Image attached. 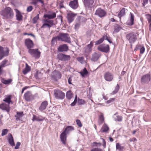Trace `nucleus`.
Masks as SVG:
<instances>
[{
    "mask_svg": "<svg viewBox=\"0 0 151 151\" xmlns=\"http://www.w3.org/2000/svg\"><path fill=\"white\" fill-rule=\"evenodd\" d=\"M57 40L61 41V34H59L58 36L53 37L52 40V42H54L56 41Z\"/></svg>",
    "mask_w": 151,
    "mask_h": 151,
    "instance_id": "obj_39",
    "label": "nucleus"
},
{
    "mask_svg": "<svg viewBox=\"0 0 151 151\" xmlns=\"http://www.w3.org/2000/svg\"><path fill=\"white\" fill-rule=\"evenodd\" d=\"M116 149L120 150L121 149V145L119 143H117L116 145Z\"/></svg>",
    "mask_w": 151,
    "mask_h": 151,
    "instance_id": "obj_59",
    "label": "nucleus"
},
{
    "mask_svg": "<svg viewBox=\"0 0 151 151\" xmlns=\"http://www.w3.org/2000/svg\"><path fill=\"white\" fill-rule=\"evenodd\" d=\"M115 99L114 98H112L110 99L108 101H107V103L109 104L111 102L113 101Z\"/></svg>",
    "mask_w": 151,
    "mask_h": 151,
    "instance_id": "obj_61",
    "label": "nucleus"
},
{
    "mask_svg": "<svg viewBox=\"0 0 151 151\" xmlns=\"http://www.w3.org/2000/svg\"><path fill=\"white\" fill-rule=\"evenodd\" d=\"M68 50V46L65 44L60 45L58 48V50L60 52L67 51Z\"/></svg>",
    "mask_w": 151,
    "mask_h": 151,
    "instance_id": "obj_21",
    "label": "nucleus"
},
{
    "mask_svg": "<svg viewBox=\"0 0 151 151\" xmlns=\"http://www.w3.org/2000/svg\"><path fill=\"white\" fill-rule=\"evenodd\" d=\"M43 22H45L48 24H50V23H51V27L53 25V21L52 20L47 19H44L43 20Z\"/></svg>",
    "mask_w": 151,
    "mask_h": 151,
    "instance_id": "obj_41",
    "label": "nucleus"
},
{
    "mask_svg": "<svg viewBox=\"0 0 151 151\" xmlns=\"http://www.w3.org/2000/svg\"><path fill=\"white\" fill-rule=\"evenodd\" d=\"M125 10H121L120 12L118 14V17L120 18L125 14Z\"/></svg>",
    "mask_w": 151,
    "mask_h": 151,
    "instance_id": "obj_50",
    "label": "nucleus"
},
{
    "mask_svg": "<svg viewBox=\"0 0 151 151\" xmlns=\"http://www.w3.org/2000/svg\"><path fill=\"white\" fill-rule=\"evenodd\" d=\"M8 132V130L7 129H5L2 130L1 135L2 136H4L6 135Z\"/></svg>",
    "mask_w": 151,
    "mask_h": 151,
    "instance_id": "obj_52",
    "label": "nucleus"
},
{
    "mask_svg": "<svg viewBox=\"0 0 151 151\" xmlns=\"http://www.w3.org/2000/svg\"><path fill=\"white\" fill-rule=\"evenodd\" d=\"M145 51V48L144 46H142L140 49V53L141 54L144 53Z\"/></svg>",
    "mask_w": 151,
    "mask_h": 151,
    "instance_id": "obj_58",
    "label": "nucleus"
},
{
    "mask_svg": "<svg viewBox=\"0 0 151 151\" xmlns=\"http://www.w3.org/2000/svg\"><path fill=\"white\" fill-rule=\"evenodd\" d=\"M58 57L60 60L65 61L69 59L70 56L69 55H65L62 53H60L58 55Z\"/></svg>",
    "mask_w": 151,
    "mask_h": 151,
    "instance_id": "obj_18",
    "label": "nucleus"
},
{
    "mask_svg": "<svg viewBox=\"0 0 151 151\" xmlns=\"http://www.w3.org/2000/svg\"><path fill=\"white\" fill-rule=\"evenodd\" d=\"M85 102L84 100L78 99V103L79 105H81L85 104Z\"/></svg>",
    "mask_w": 151,
    "mask_h": 151,
    "instance_id": "obj_49",
    "label": "nucleus"
},
{
    "mask_svg": "<svg viewBox=\"0 0 151 151\" xmlns=\"http://www.w3.org/2000/svg\"><path fill=\"white\" fill-rule=\"evenodd\" d=\"M102 38H104V40H105L108 41L110 43H112V42L110 40V37L109 35H106L105 36H104Z\"/></svg>",
    "mask_w": 151,
    "mask_h": 151,
    "instance_id": "obj_45",
    "label": "nucleus"
},
{
    "mask_svg": "<svg viewBox=\"0 0 151 151\" xmlns=\"http://www.w3.org/2000/svg\"><path fill=\"white\" fill-rule=\"evenodd\" d=\"M31 70L30 67L27 63H26V67L24 70H23V73L25 75L28 73Z\"/></svg>",
    "mask_w": 151,
    "mask_h": 151,
    "instance_id": "obj_33",
    "label": "nucleus"
},
{
    "mask_svg": "<svg viewBox=\"0 0 151 151\" xmlns=\"http://www.w3.org/2000/svg\"><path fill=\"white\" fill-rule=\"evenodd\" d=\"M39 18V14H38L37 15V16L34 17L33 19L32 22L33 23H35L37 22V20Z\"/></svg>",
    "mask_w": 151,
    "mask_h": 151,
    "instance_id": "obj_51",
    "label": "nucleus"
},
{
    "mask_svg": "<svg viewBox=\"0 0 151 151\" xmlns=\"http://www.w3.org/2000/svg\"><path fill=\"white\" fill-rule=\"evenodd\" d=\"M12 81V80L11 79H9L7 80H6L4 79H2L1 80L2 82L5 84H9L11 83Z\"/></svg>",
    "mask_w": 151,
    "mask_h": 151,
    "instance_id": "obj_38",
    "label": "nucleus"
},
{
    "mask_svg": "<svg viewBox=\"0 0 151 151\" xmlns=\"http://www.w3.org/2000/svg\"><path fill=\"white\" fill-rule=\"evenodd\" d=\"M76 122L77 124L79 127H81L82 126L81 122L79 120L77 119L76 120Z\"/></svg>",
    "mask_w": 151,
    "mask_h": 151,
    "instance_id": "obj_57",
    "label": "nucleus"
},
{
    "mask_svg": "<svg viewBox=\"0 0 151 151\" xmlns=\"http://www.w3.org/2000/svg\"><path fill=\"white\" fill-rule=\"evenodd\" d=\"M9 52L7 48H4L0 46V60H1L5 56H7Z\"/></svg>",
    "mask_w": 151,
    "mask_h": 151,
    "instance_id": "obj_4",
    "label": "nucleus"
},
{
    "mask_svg": "<svg viewBox=\"0 0 151 151\" xmlns=\"http://www.w3.org/2000/svg\"><path fill=\"white\" fill-rule=\"evenodd\" d=\"M119 89V86L117 84L114 90L111 93L112 95H114L118 91Z\"/></svg>",
    "mask_w": 151,
    "mask_h": 151,
    "instance_id": "obj_44",
    "label": "nucleus"
},
{
    "mask_svg": "<svg viewBox=\"0 0 151 151\" xmlns=\"http://www.w3.org/2000/svg\"><path fill=\"white\" fill-rule=\"evenodd\" d=\"M97 49L100 51L107 53L109 51L110 48L109 45L103 44L99 45Z\"/></svg>",
    "mask_w": 151,
    "mask_h": 151,
    "instance_id": "obj_3",
    "label": "nucleus"
},
{
    "mask_svg": "<svg viewBox=\"0 0 151 151\" xmlns=\"http://www.w3.org/2000/svg\"><path fill=\"white\" fill-rule=\"evenodd\" d=\"M25 44L29 50L31 49V48L33 47L34 44L33 41L29 39H27L25 40Z\"/></svg>",
    "mask_w": 151,
    "mask_h": 151,
    "instance_id": "obj_10",
    "label": "nucleus"
},
{
    "mask_svg": "<svg viewBox=\"0 0 151 151\" xmlns=\"http://www.w3.org/2000/svg\"><path fill=\"white\" fill-rule=\"evenodd\" d=\"M113 117L116 121H122V117L121 116L118 115L117 113L114 115Z\"/></svg>",
    "mask_w": 151,
    "mask_h": 151,
    "instance_id": "obj_36",
    "label": "nucleus"
},
{
    "mask_svg": "<svg viewBox=\"0 0 151 151\" xmlns=\"http://www.w3.org/2000/svg\"><path fill=\"white\" fill-rule=\"evenodd\" d=\"M1 14L5 18L9 19L12 18L14 15L12 10H2L1 12Z\"/></svg>",
    "mask_w": 151,
    "mask_h": 151,
    "instance_id": "obj_2",
    "label": "nucleus"
},
{
    "mask_svg": "<svg viewBox=\"0 0 151 151\" xmlns=\"http://www.w3.org/2000/svg\"><path fill=\"white\" fill-rule=\"evenodd\" d=\"M150 76L148 74L142 76L141 78V83L143 84L147 83L150 81Z\"/></svg>",
    "mask_w": 151,
    "mask_h": 151,
    "instance_id": "obj_6",
    "label": "nucleus"
},
{
    "mask_svg": "<svg viewBox=\"0 0 151 151\" xmlns=\"http://www.w3.org/2000/svg\"><path fill=\"white\" fill-rule=\"evenodd\" d=\"M45 119V118L41 116H38L34 115H33L32 120L33 121H37L38 122L42 121Z\"/></svg>",
    "mask_w": 151,
    "mask_h": 151,
    "instance_id": "obj_25",
    "label": "nucleus"
},
{
    "mask_svg": "<svg viewBox=\"0 0 151 151\" xmlns=\"http://www.w3.org/2000/svg\"><path fill=\"white\" fill-rule=\"evenodd\" d=\"M73 130L74 128L73 127L69 126H67L66 127L64 132H65L66 134H68L70 132Z\"/></svg>",
    "mask_w": 151,
    "mask_h": 151,
    "instance_id": "obj_34",
    "label": "nucleus"
},
{
    "mask_svg": "<svg viewBox=\"0 0 151 151\" xmlns=\"http://www.w3.org/2000/svg\"><path fill=\"white\" fill-rule=\"evenodd\" d=\"M20 144L21 143L20 142H17L16 145V146L14 148L16 149H18L20 145Z\"/></svg>",
    "mask_w": 151,
    "mask_h": 151,
    "instance_id": "obj_60",
    "label": "nucleus"
},
{
    "mask_svg": "<svg viewBox=\"0 0 151 151\" xmlns=\"http://www.w3.org/2000/svg\"><path fill=\"white\" fill-rule=\"evenodd\" d=\"M11 4L14 6H17L18 5V2L17 0H11Z\"/></svg>",
    "mask_w": 151,
    "mask_h": 151,
    "instance_id": "obj_48",
    "label": "nucleus"
},
{
    "mask_svg": "<svg viewBox=\"0 0 151 151\" xmlns=\"http://www.w3.org/2000/svg\"><path fill=\"white\" fill-rule=\"evenodd\" d=\"M12 97L11 95L5 96L3 101L7 103V104H10V103L12 102L11 99Z\"/></svg>",
    "mask_w": 151,
    "mask_h": 151,
    "instance_id": "obj_28",
    "label": "nucleus"
},
{
    "mask_svg": "<svg viewBox=\"0 0 151 151\" xmlns=\"http://www.w3.org/2000/svg\"><path fill=\"white\" fill-rule=\"evenodd\" d=\"M126 38L131 44L134 43L137 39L136 34L133 32L127 34Z\"/></svg>",
    "mask_w": 151,
    "mask_h": 151,
    "instance_id": "obj_1",
    "label": "nucleus"
},
{
    "mask_svg": "<svg viewBox=\"0 0 151 151\" xmlns=\"http://www.w3.org/2000/svg\"><path fill=\"white\" fill-rule=\"evenodd\" d=\"M25 99L26 101H29L33 99V96L30 91H27L24 95Z\"/></svg>",
    "mask_w": 151,
    "mask_h": 151,
    "instance_id": "obj_14",
    "label": "nucleus"
},
{
    "mask_svg": "<svg viewBox=\"0 0 151 151\" xmlns=\"http://www.w3.org/2000/svg\"><path fill=\"white\" fill-rule=\"evenodd\" d=\"M148 1V0H143V3H142L143 6H144L145 4H147Z\"/></svg>",
    "mask_w": 151,
    "mask_h": 151,
    "instance_id": "obj_64",
    "label": "nucleus"
},
{
    "mask_svg": "<svg viewBox=\"0 0 151 151\" xmlns=\"http://www.w3.org/2000/svg\"><path fill=\"white\" fill-rule=\"evenodd\" d=\"M61 41L68 43H70V39L68 34L65 33H61Z\"/></svg>",
    "mask_w": 151,
    "mask_h": 151,
    "instance_id": "obj_8",
    "label": "nucleus"
},
{
    "mask_svg": "<svg viewBox=\"0 0 151 151\" xmlns=\"http://www.w3.org/2000/svg\"><path fill=\"white\" fill-rule=\"evenodd\" d=\"M109 129L108 126L106 124H104L101 129V131L103 132H107Z\"/></svg>",
    "mask_w": 151,
    "mask_h": 151,
    "instance_id": "obj_35",
    "label": "nucleus"
},
{
    "mask_svg": "<svg viewBox=\"0 0 151 151\" xmlns=\"http://www.w3.org/2000/svg\"><path fill=\"white\" fill-rule=\"evenodd\" d=\"M130 18L129 21H128L127 22V24L130 26L134 24V16L131 13H130Z\"/></svg>",
    "mask_w": 151,
    "mask_h": 151,
    "instance_id": "obj_29",
    "label": "nucleus"
},
{
    "mask_svg": "<svg viewBox=\"0 0 151 151\" xmlns=\"http://www.w3.org/2000/svg\"><path fill=\"white\" fill-rule=\"evenodd\" d=\"M44 23L42 25L41 27L42 28H45L46 27H47L49 28H50L51 27V23H50V24H48L46 22H43Z\"/></svg>",
    "mask_w": 151,
    "mask_h": 151,
    "instance_id": "obj_47",
    "label": "nucleus"
},
{
    "mask_svg": "<svg viewBox=\"0 0 151 151\" xmlns=\"http://www.w3.org/2000/svg\"><path fill=\"white\" fill-rule=\"evenodd\" d=\"M100 56V55L99 54L95 52L92 55L91 60L93 61H96Z\"/></svg>",
    "mask_w": 151,
    "mask_h": 151,
    "instance_id": "obj_26",
    "label": "nucleus"
},
{
    "mask_svg": "<svg viewBox=\"0 0 151 151\" xmlns=\"http://www.w3.org/2000/svg\"><path fill=\"white\" fill-rule=\"evenodd\" d=\"M52 76L54 80L57 81L61 78V74L59 71H54L52 73Z\"/></svg>",
    "mask_w": 151,
    "mask_h": 151,
    "instance_id": "obj_13",
    "label": "nucleus"
},
{
    "mask_svg": "<svg viewBox=\"0 0 151 151\" xmlns=\"http://www.w3.org/2000/svg\"><path fill=\"white\" fill-rule=\"evenodd\" d=\"M121 27L118 24H115L114 26V30L113 32V33L118 32L122 29Z\"/></svg>",
    "mask_w": 151,
    "mask_h": 151,
    "instance_id": "obj_31",
    "label": "nucleus"
},
{
    "mask_svg": "<svg viewBox=\"0 0 151 151\" xmlns=\"http://www.w3.org/2000/svg\"><path fill=\"white\" fill-rule=\"evenodd\" d=\"M8 60L6 59L4 60L0 63V66L2 68L5 66L6 64L7 63Z\"/></svg>",
    "mask_w": 151,
    "mask_h": 151,
    "instance_id": "obj_46",
    "label": "nucleus"
},
{
    "mask_svg": "<svg viewBox=\"0 0 151 151\" xmlns=\"http://www.w3.org/2000/svg\"><path fill=\"white\" fill-rule=\"evenodd\" d=\"M80 23H79V22H76V24L75 25V29L76 30L78 29L79 27H80Z\"/></svg>",
    "mask_w": 151,
    "mask_h": 151,
    "instance_id": "obj_54",
    "label": "nucleus"
},
{
    "mask_svg": "<svg viewBox=\"0 0 151 151\" xmlns=\"http://www.w3.org/2000/svg\"><path fill=\"white\" fill-rule=\"evenodd\" d=\"M80 73L81 74L82 76L83 77L85 75H87L88 73V72L86 70V68H85L82 71L80 72Z\"/></svg>",
    "mask_w": 151,
    "mask_h": 151,
    "instance_id": "obj_42",
    "label": "nucleus"
},
{
    "mask_svg": "<svg viewBox=\"0 0 151 151\" xmlns=\"http://www.w3.org/2000/svg\"><path fill=\"white\" fill-rule=\"evenodd\" d=\"M91 151H102V150L100 149L96 148L92 149Z\"/></svg>",
    "mask_w": 151,
    "mask_h": 151,
    "instance_id": "obj_62",
    "label": "nucleus"
},
{
    "mask_svg": "<svg viewBox=\"0 0 151 151\" xmlns=\"http://www.w3.org/2000/svg\"><path fill=\"white\" fill-rule=\"evenodd\" d=\"M104 117L102 114H101V115L99 117V119L98 122V124L99 125H101L104 122Z\"/></svg>",
    "mask_w": 151,
    "mask_h": 151,
    "instance_id": "obj_40",
    "label": "nucleus"
},
{
    "mask_svg": "<svg viewBox=\"0 0 151 151\" xmlns=\"http://www.w3.org/2000/svg\"><path fill=\"white\" fill-rule=\"evenodd\" d=\"M60 138L62 143L65 144H66V133L64 131L60 135Z\"/></svg>",
    "mask_w": 151,
    "mask_h": 151,
    "instance_id": "obj_22",
    "label": "nucleus"
},
{
    "mask_svg": "<svg viewBox=\"0 0 151 151\" xmlns=\"http://www.w3.org/2000/svg\"><path fill=\"white\" fill-rule=\"evenodd\" d=\"M48 105V103L47 101H44L41 104L39 108V109L41 111L45 110Z\"/></svg>",
    "mask_w": 151,
    "mask_h": 151,
    "instance_id": "obj_23",
    "label": "nucleus"
},
{
    "mask_svg": "<svg viewBox=\"0 0 151 151\" xmlns=\"http://www.w3.org/2000/svg\"><path fill=\"white\" fill-rule=\"evenodd\" d=\"M9 104H6L5 103L2 104L0 105V108L3 110L6 111L7 112H9L10 111V109Z\"/></svg>",
    "mask_w": 151,
    "mask_h": 151,
    "instance_id": "obj_16",
    "label": "nucleus"
},
{
    "mask_svg": "<svg viewBox=\"0 0 151 151\" xmlns=\"http://www.w3.org/2000/svg\"><path fill=\"white\" fill-rule=\"evenodd\" d=\"M9 142L10 144L12 146L14 145V142L13 137L12 135L10 134V135L8 138Z\"/></svg>",
    "mask_w": 151,
    "mask_h": 151,
    "instance_id": "obj_37",
    "label": "nucleus"
},
{
    "mask_svg": "<svg viewBox=\"0 0 151 151\" xmlns=\"http://www.w3.org/2000/svg\"><path fill=\"white\" fill-rule=\"evenodd\" d=\"M146 16L148 22V23H150L151 22V15L150 14H147L146 15Z\"/></svg>",
    "mask_w": 151,
    "mask_h": 151,
    "instance_id": "obj_56",
    "label": "nucleus"
},
{
    "mask_svg": "<svg viewBox=\"0 0 151 151\" xmlns=\"http://www.w3.org/2000/svg\"><path fill=\"white\" fill-rule=\"evenodd\" d=\"M104 41V38L101 37L99 40L96 41L95 42V45H98Z\"/></svg>",
    "mask_w": 151,
    "mask_h": 151,
    "instance_id": "obj_53",
    "label": "nucleus"
},
{
    "mask_svg": "<svg viewBox=\"0 0 151 151\" xmlns=\"http://www.w3.org/2000/svg\"><path fill=\"white\" fill-rule=\"evenodd\" d=\"M84 59V58L83 57H79L77 58L78 61L81 63H83Z\"/></svg>",
    "mask_w": 151,
    "mask_h": 151,
    "instance_id": "obj_55",
    "label": "nucleus"
},
{
    "mask_svg": "<svg viewBox=\"0 0 151 151\" xmlns=\"http://www.w3.org/2000/svg\"><path fill=\"white\" fill-rule=\"evenodd\" d=\"M31 4L35 6H36L38 3L41 4V6L43 7H45V4L43 0H32Z\"/></svg>",
    "mask_w": 151,
    "mask_h": 151,
    "instance_id": "obj_17",
    "label": "nucleus"
},
{
    "mask_svg": "<svg viewBox=\"0 0 151 151\" xmlns=\"http://www.w3.org/2000/svg\"><path fill=\"white\" fill-rule=\"evenodd\" d=\"M77 15V14H74L70 12L67 14V18L69 23L72 22L74 19V17Z\"/></svg>",
    "mask_w": 151,
    "mask_h": 151,
    "instance_id": "obj_11",
    "label": "nucleus"
},
{
    "mask_svg": "<svg viewBox=\"0 0 151 151\" xmlns=\"http://www.w3.org/2000/svg\"><path fill=\"white\" fill-rule=\"evenodd\" d=\"M105 80L108 81H111L113 79V75L109 72H107L105 73L104 75Z\"/></svg>",
    "mask_w": 151,
    "mask_h": 151,
    "instance_id": "obj_12",
    "label": "nucleus"
},
{
    "mask_svg": "<svg viewBox=\"0 0 151 151\" xmlns=\"http://www.w3.org/2000/svg\"><path fill=\"white\" fill-rule=\"evenodd\" d=\"M95 14L100 17H101L105 16L106 12L104 10H96Z\"/></svg>",
    "mask_w": 151,
    "mask_h": 151,
    "instance_id": "obj_19",
    "label": "nucleus"
},
{
    "mask_svg": "<svg viewBox=\"0 0 151 151\" xmlns=\"http://www.w3.org/2000/svg\"><path fill=\"white\" fill-rule=\"evenodd\" d=\"M94 0H84L83 3L87 9L91 8L94 2Z\"/></svg>",
    "mask_w": 151,
    "mask_h": 151,
    "instance_id": "obj_9",
    "label": "nucleus"
},
{
    "mask_svg": "<svg viewBox=\"0 0 151 151\" xmlns=\"http://www.w3.org/2000/svg\"><path fill=\"white\" fill-rule=\"evenodd\" d=\"M23 116V112H17V114L15 115L16 119L17 121L18 120H21Z\"/></svg>",
    "mask_w": 151,
    "mask_h": 151,
    "instance_id": "obj_27",
    "label": "nucleus"
},
{
    "mask_svg": "<svg viewBox=\"0 0 151 151\" xmlns=\"http://www.w3.org/2000/svg\"><path fill=\"white\" fill-rule=\"evenodd\" d=\"M28 52L32 56L36 58H38L40 56V52L38 51V49H29Z\"/></svg>",
    "mask_w": 151,
    "mask_h": 151,
    "instance_id": "obj_5",
    "label": "nucleus"
},
{
    "mask_svg": "<svg viewBox=\"0 0 151 151\" xmlns=\"http://www.w3.org/2000/svg\"><path fill=\"white\" fill-rule=\"evenodd\" d=\"M54 95L58 99H63L65 97V94L60 90H57L54 91Z\"/></svg>",
    "mask_w": 151,
    "mask_h": 151,
    "instance_id": "obj_7",
    "label": "nucleus"
},
{
    "mask_svg": "<svg viewBox=\"0 0 151 151\" xmlns=\"http://www.w3.org/2000/svg\"><path fill=\"white\" fill-rule=\"evenodd\" d=\"M77 101L74 100L73 102L71 104L70 106H74L76 105V104Z\"/></svg>",
    "mask_w": 151,
    "mask_h": 151,
    "instance_id": "obj_63",
    "label": "nucleus"
},
{
    "mask_svg": "<svg viewBox=\"0 0 151 151\" xmlns=\"http://www.w3.org/2000/svg\"><path fill=\"white\" fill-rule=\"evenodd\" d=\"M86 19L83 17L78 16L76 20V22H79L81 24L83 22H85L86 21Z\"/></svg>",
    "mask_w": 151,
    "mask_h": 151,
    "instance_id": "obj_30",
    "label": "nucleus"
},
{
    "mask_svg": "<svg viewBox=\"0 0 151 151\" xmlns=\"http://www.w3.org/2000/svg\"><path fill=\"white\" fill-rule=\"evenodd\" d=\"M69 5L73 9H76L78 6V0H73L70 1Z\"/></svg>",
    "mask_w": 151,
    "mask_h": 151,
    "instance_id": "obj_15",
    "label": "nucleus"
},
{
    "mask_svg": "<svg viewBox=\"0 0 151 151\" xmlns=\"http://www.w3.org/2000/svg\"><path fill=\"white\" fill-rule=\"evenodd\" d=\"M93 41H92L90 42V44L88 45L85 48V52H90L91 50V47L93 46Z\"/></svg>",
    "mask_w": 151,
    "mask_h": 151,
    "instance_id": "obj_24",
    "label": "nucleus"
},
{
    "mask_svg": "<svg viewBox=\"0 0 151 151\" xmlns=\"http://www.w3.org/2000/svg\"><path fill=\"white\" fill-rule=\"evenodd\" d=\"M16 17L18 21H20L22 20V16L21 13L18 10H16Z\"/></svg>",
    "mask_w": 151,
    "mask_h": 151,
    "instance_id": "obj_32",
    "label": "nucleus"
},
{
    "mask_svg": "<svg viewBox=\"0 0 151 151\" xmlns=\"http://www.w3.org/2000/svg\"><path fill=\"white\" fill-rule=\"evenodd\" d=\"M56 17V14L55 12H52L48 14H45L44 17L45 18H47L49 19H52L55 18Z\"/></svg>",
    "mask_w": 151,
    "mask_h": 151,
    "instance_id": "obj_20",
    "label": "nucleus"
},
{
    "mask_svg": "<svg viewBox=\"0 0 151 151\" xmlns=\"http://www.w3.org/2000/svg\"><path fill=\"white\" fill-rule=\"evenodd\" d=\"M72 94L70 91H68L66 94V96L68 99H70L72 97Z\"/></svg>",
    "mask_w": 151,
    "mask_h": 151,
    "instance_id": "obj_43",
    "label": "nucleus"
}]
</instances>
